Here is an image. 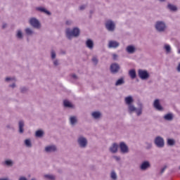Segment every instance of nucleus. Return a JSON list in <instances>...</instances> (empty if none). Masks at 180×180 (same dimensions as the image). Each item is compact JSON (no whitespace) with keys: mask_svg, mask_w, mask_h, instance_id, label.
Listing matches in <instances>:
<instances>
[{"mask_svg":"<svg viewBox=\"0 0 180 180\" xmlns=\"http://www.w3.org/2000/svg\"><path fill=\"white\" fill-rule=\"evenodd\" d=\"M86 8V5L84 4L79 6V11H85V8Z\"/></svg>","mask_w":180,"mask_h":180,"instance_id":"79ce46f5","label":"nucleus"},{"mask_svg":"<svg viewBox=\"0 0 180 180\" xmlns=\"http://www.w3.org/2000/svg\"><path fill=\"white\" fill-rule=\"evenodd\" d=\"M160 2H165V0H159Z\"/></svg>","mask_w":180,"mask_h":180,"instance_id":"4d7b16f0","label":"nucleus"},{"mask_svg":"<svg viewBox=\"0 0 180 180\" xmlns=\"http://www.w3.org/2000/svg\"><path fill=\"white\" fill-rule=\"evenodd\" d=\"M86 46L90 50H92L94 49V41L91 39H87L86 41Z\"/></svg>","mask_w":180,"mask_h":180,"instance_id":"b1692460","label":"nucleus"},{"mask_svg":"<svg viewBox=\"0 0 180 180\" xmlns=\"http://www.w3.org/2000/svg\"><path fill=\"white\" fill-rule=\"evenodd\" d=\"M126 51L128 54H134L136 53V46L134 45H129L127 46Z\"/></svg>","mask_w":180,"mask_h":180,"instance_id":"a211bd4d","label":"nucleus"},{"mask_svg":"<svg viewBox=\"0 0 180 180\" xmlns=\"http://www.w3.org/2000/svg\"><path fill=\"white\" fill-rule=\"evenodd\" d=\"M118 148H119V144H117V143H113L112 146L110 147L109 151L112 154H116V153H117Z\"/></svg>","mask_w":180,"mask_h":180,"instance_id":"4468645a","label":"nucleus"},{"mask_svg":"<svg viewBox=\"0 0 180 180\" xmlns=\"http://www.w3.org/2000/svg\"><path fill=\"white\" fill-rule=\"evenodd\" d=\"M89 18H92V15H90Z\"/></svg>","mask_w":180,"mask_h":180,"instance_id":"bf43d9fd","label":"nucleus"},{"mask_svg":"<svg viewBox=\"0 0 180 180\" xmlns=\"http://www.w3.org/2000/svg\"><path fill=\"white\" fill-rule=\"evenodd\" d=\"M72 77L74 79H78V76H77V75H75V74L72 75Z\"/></svg>","mask_w":180,"mask_h":180,"instance_id":"49530a36","label":"nucleus"},{"mask_svg":"<svg viewBox=\"0 0 180 180\" xmlns=\"http://www.w3.org/2000/svg\"><path fill=\"white\" fill-rule=\"evenodd\" d=\"M129 75L131 79H135L137 77V73H136V70L131 69L129 71Z\"/></svg>","mask_w":180,"mask_h":180,"instance_id":"a878e982","label":"nucleus"},{"mask_svg":"<svg viewBox=\"0 0 180 180\" xmlns=\"http://www.w3.org/2000/svg\"><path fill=\"white\" fill-rule=\"evenodd\" d=\"M110 70L112 74H117L120 70V65L117 63H112L110 67Z\"/></svg>","mask_w":180,"mask_h":180,"instance_id":"1a4fd4ad","label":"nucleus"},{"mask_svg":"<svg viewBox=\"0 0 180 180\" xmlns=\"http://www.w3.org/2000/svg\"><path fill=\"white\" fill-rule=\"evenodd\" d=\"M155 144L157 147H158V148H162L164 146H165L164 139L161 136H157L155 139Z\"/></svg>","mask_w":180,"mask_h":180,"instance_id":"6e6552de","label":"nucleus"},{"mask_svg":"<svg viewBox=\"0 0 180 180\" xmlns=\"http://www.w3.org/2000/svg\"><path fill=\"white\" fill-rule=\"evenodd\" d=\"M167 146H175V140L172 139H167Z\"/></svg>","mask_w":180,"mask_h":180,"instance_id":"7c9ffc66","label":"nucleus"},{"mask_svg":"<svg viewBox=\"0 0 180 180\" xmlns=\"http://www.w3.org/2000/svg\"><path fill=\"white\" fill-rule=\"evenodd\" d=\"M25 127V122L23 120H20L18 122V133L20 134H23L25 129H23Z\"/></svg>","mask_w":180,"mask_h":180,"instance_id":"f3484780","label":"nucleus"},{"mask_svg":"<svg viewBox=\"0 0 180 180\" xmlns=\"http://www.w3.org/2000/svg\"><path fill=\"white\" fill-rule=\"evenodd\" d=\"M20 91L21 94H26V92L29 91V89H27L26 86H22L20 88Z\"/></svg>","mask_w":180,"mask_h":180,"instance_id":"f704fd0d","label":"nucleus"},{"mask_svg":"<svg viewBox=\"0 0 180 180\" xmlns=\"http://www.w3.org/2000/svg\"><path fill=\"white\" fill-rule=\"evenodd\" d=\"M9 87L10 88H16V84L15 83H13L12 84H10L9 85Z\"/></svg>","mask_w":180,"mask_h":180,"instance_id":"a18cd8bd","label":"nucleus"},{"mask_svg":"<svg viewBox=\"0 0 180 180\" xmlns=\"http://www.w3.org/2000/svg\"><path fill=\"white\" fill-rule=\"evenodd\" d=\"M91 116L96 120L101 119L102 117V113L99 111H94L91 113Z\"/></svg>","mask_w":180,"mask_h":180,"instance_id":"5701e85b","label":"nucleus"},{"mask_svg":"<svg viewBox=\"0 0 180 180\" xmlns=\"http://www.w3.org/2000/svg\"><path fill=\"white\" fill-rule=\"evenodd\" d=\"M148 168H151V164L148 162V160H145L142 162L140 165V169L141 171H147Z\"/></svg>","mask_w":180,"mask_h":180,"instance_id":"9b49d317","label":"nucleus"},{"mask_svg":"<svg viewBox=\"0 0 180 180\" xmlns=\"http://www.w3.org/2000/svg\"><path fill=\"white\" fill-rule=\"evenodd\" d=\"M6 127V129H13L12 125H11V124H7Z\"/></svg>","mask_w":180,"mask_h":180,"instance_id":"de8ad7c7","label":"nucleus"},{"mask_svg":"<svg viewBox=\"0 0 180 180\" xmlns=\"http://www.w3.org/2000/svg\"><path fill=\"white\" fill-rule=\"evenodd\" d=\"M163 119L168 122H172V120H174V114L169 112L164 115Z\"/></svg>","mask_w":180,"mask_h":180,"instance_id":"412c9836","label":"nucleus"},{"mask_svg":"<svg viewBox=\"0 0 180 180\" xmlns=\"http://www.w3.org/2000/svg\"><path fill=\"white\" fill-rule=\"evenodd\" d=\"M167 9L171 11V12H176L178 11V7L174 4H167Z\"/></svg>","mask_w":180,"mask_h":180,"instance_id":"393cba45","label":"nucleus"},{"mask_svg":"<svg viewBox=\"0 0 180 180\" xmlns=\"http://www.w3.org/2000/svg\"><path fill=\"white\" fill-rule=\"evenodd\" d=\"M138 106L139 108H136V110H134V112H136L137 116H141V115L143 113V103L139 102Z\"/></svg>","mask_w":180,"mask_h":180,"instance_id":"6ab92c4d","label":"nucleus"},{"mask_svg":"<svg viewBox=\"0 0 180 180\" xmlns=\"http://www.w3.org/2000/svg\"><path fill=\"white\" fill-rule=\"evenodd\" d=\"M105 26L108 32H113L116 29V25L112 20H107L105 23Z\"/></svg>","mask_w":180,"mask_h":180,"instance_id":"423d86ee","label":"nucleus"},{"mask_svg":"<svg viewBox=\"0 0 180 180\" xmlns=\"http://www.w3.org/2000/svg\"><path fill=\"white\" fill-rule=\"evenodd\" d=\"M18 180H27V179L25 176H20Z\"/></svg>","mask_w":180,"mask_h":180,"instance_id":"3c124183","label":"nucleus"},{"mask_svg":"<svg viewBox=\"0 0 180 180\" xmlns=\"http://www.w3.org/2000/svg\"><path fill=\"white\" fill-rule=\"evenodd\" d=\"M91 60L93 61V63H94L95 65H98V58H96V57H94Z\"/></svg>","mask_w":180,"mask_h":180,"instance_id":"ea45409f","label":"nucleus"},{"mask_svg":"<svg viewBox=\"0 0 180 180\" xmlns=\"http://www.w3.org/2000/svg\"><path fill=\"white\" fill-rule=\"evenodd\" d=\"M179 169H180V166H179Z\"/></svg>","mask_w":180,"mask_h":180,"instance_id":"680f3d73","label":"nucleus"},{"mask_svg":"<svg viewBox=\"0 0 180 180\" xmlns=\"http://www.w3.org/2000/svg\"><path fill=\"white\" fill-rule=\"evenodd\" d=\"M6 26H7L6 23H3L2 29H5Z\"/></svg>","mask_w":180,"mask_h":180,"instance_id":"603ef678","label":"nucleus"},{"mask_svg":"<svg viewBox=\"0 0 180 180\" xmlns=\"http://www.w3.org/2000/svg\"><path fill=\"white\" fill-rule=\"evenodd\" d=\"M179 54H180V49L178 51Z\"/></svg>","mask_w":180,"mask_h":180,"instance_id":"13d9d810","label":"nucleus"},{"mask_svg":"<svg viewBox=\"0 0 180 180\" xmlns=\"http://www.w3.org/2000/svg\"><path fill=\"white\" fill-rule=\"evenodd\" d=\"M117 54H116V53H113L112 54V59L113 60H117Z\"/></svg>","mask_w":180,"mask_h":180,"instance_id":"c03bdc74","label":"nucleus"},{"mask_svg":"<svg viewBox=\"0 0 180 180\" xmlns=\"http://www.w3.org/2000/svg\"><path fill=\"white\" fill-rule=\"evenodd\" d=\"M63 106L64 108H68L69 109H74V105L68 100L63 101Z\"/></svg>","mask_w":180,"mask_h":180,"instance_id":"aec40b11","label":"nucleus"},{"mask_svg":"<svg viewBox=\"0 0 180 180\" xmlns=\"http://www.w3.org/2000/svg\"><path fill=\"white\" fill-rule=\"evenodd\" d=\"M69 120L71 126H75V124L78 123V119L77 118V116H70Z\"/></svg>","mask_w":180,"mask_h":180,"instance_id":"4be33fe9","label":"nucleus"},{"mask_svg":"<svg viewBox=\"0 0 180 180\" xmlns=\"http://www.w3.org/2000/svg\"><path fill=\"white\" fill-rule=\"evenodd\" d=\"M165 50L166 51V53L167 54H169V53H171V46H169L168 44H165Z\"/></svg>","mask_w":180,"mask_h":180,"instance_id":"72a5a7b5","label":"nucleus"},{"mask_svg":"<svg viewBox=\"0 0 180 180\" xmlns=\"http://www.w3.org/2000/svg\"><path fill=\"white\" fill-rule=\"evenodd\" d=\"M145 144L146 146V150H150V148H153V143H151L146 142Z\"/></svg>","mask_w":180,"mask_h":180,"instance_id":"58836bf2","label":"nucleus"},{"mask_svg":"<svg viewBox=\"0 0 180 180\" xmlns=\"http://www.w3.org/2000/svg\"><path fill=\"white\" fill-rule=\"evenodd\" d=\"M177 71H178V72H180V63H179V65L177 66Z\"/></svg>","mask_w":180,"mask_h":180,"instance_id":"864d4df0","label":"nucleus"},{"mask_svg":"<svg viewBox=\"0 0 180 180\" xmlns=\"http://www.w3.org/2000/svg\"><path fill=\"white\" fill-rule=\"evenodd\" d=\"M3 165L7 167H13V161L12 160H7L4 162Z\"/></svg>","mask_w":180,"mask_h":180,"instance_id":"cd10ccee","label":"nucleus"},{"mask_svg":"<svg viewBox=\"0 0 180 180\" xmlns=\"http://www.w3.org/2000/svg\"><path fill=\"white\" fill-rule=\"evenodd\" d=\"M155 29L159 33H164L167 30V24L164 21H156L155 24Z\"/></svg>","mask_w":180,"mask_h":180,"instance_id":"7ed1b4c3","label":"nucleus"},{"mask_svg":"<svg viewBox=\"0 0 180 180\" xmlns=\"http://www.w3.org/2000/svg\"><path fill=\"white\" fill-rule=\"evenodd\" d=\"M12 79H13L11 78V77H6V79H5V81H6V82H8V81H12Z\"/></svg>","mask_w":180,"mask_h":180,"instance_id":"09e8293b","label":"nucleus"},{"mask_svg":"<svg viewBox=\"0 0 180 180\" xmlns=\"http://www.w3.org/2000/svg\"><path fill=\"white\" fill-rule=\"evenodd\" d=\"M120 46V43L117 41H110L108 43L109 49H117Z\"/></svg>","mask_w":180,"mask_h":180,"instance_id":"2eb2a0df","label":"nucleus"},{"mask_svg":"<svg viewBox=\"0 0 180 180\" xmlns=\"http://www.w3.org/2000/svg\"><path fill=\"white\" fill-rule=\"evenodd\" d=\"M115 160H116V161H120V157L118 156H114Z\"/></svg>","mask_w":180,"mask_h":180,"instance_id":"8fccbe9b","label":"nucleus"},{"mask_svg":"<svg viewBox=\"0 0 180 180\" xmlns=\"http://www.w3.org/2000/svg\"><path fill=\"white\" fill-rule=\"evenodd\" d=\"M119 147H120V151H121V153H122V154H127V153H129V146H127L126 143L120 142Z\"/></svg>","mask_w":180,"mask_h":180,"instance_id":"9d476101","label":"nucleus"},{"mask_svg":"<svg viewBox=\"0 0 180 180\" xmlns=\"http://www.w3.org/2000/svg\"><path fill=\"white\" fill-rule=\"evenodd\" d=\"M124 77H120L116 81L115 85V86H120V85H124Z\"/></svg>","mask_w":180,"mask_h":180,"instance_id":"bb28decb","label":"nucleus"},{"mask_svg":"<svg viewBox=\"0 0 180 180\" xmlns=\"http://www.w3.org/2000/svg\"><path fill=\"white\" fill-rule=\"evenodd\" d=\"M16 38L19 39L20 40H22V39H23V33L22 32V30H18L17 31Z\"/></svg>","mask_w":180,"mask_h":180,"instance_id":"c756f323","label":"nucleus"},{"mask_svg":"<svg viewBox=\"0 0 180 180\" xmlns=\"http://www.w3.org/2000/svg\"><path fill=\"white\" fill-rule=\"evenodd\" d=\"M29 23L34 29H41V23H40V21L36 18H30Z\"/></svg>","mask_w":180,"mask_h":180,"instance_id":"39448f33","label":"nucleus"},{"mask_svg":"<svg viewBox=\"0 0 180 180\" xmlns=\"http://www.w3.org/2000/svg\"><path fill=\"white\" fill-rule=\"evenodd\" d=\"M25 33L28 36H32V34H33V30H32V29H30V28H26Z\"/></svg>","mask_w":180,"mask_h":180,"instance_id":"c9c22d12","label":"nucleus"},{"mask_svg":"<svg viewBox=\"0 0 180 180\" xmlns=\"http://www.w3.org/2000/svg\"><path fill=\"white\" fill-rule=\"evenodd\" d=\"M36 137H43L44 136V131L41 129H39L35 132Z\"/></svg>","mask_w":180,"mask_h":180,"instance_id":"c85d7f7f","label":"nucleus"},{"mask_svg":"<svg viewBox=\"0 0 180 180\" xmlns=\"http://www.w3.org/2000/svg\"><path fill=\"white\" fill-rule=\"evenodd\" d=\"M66 25H71V22H70V21H66Z\"/></svg>","mask_w":180,"mask_h":180,"instance_id":"5fc2aeb1","label":"nucleus"},{"mask_svg":"<svg viewBox=\"0 0 180 180\" xmlns=\"http://www.w3.org/2000/svg\"><path fill=\"white\" fill-rule=\"evenodd\" d=\"M90 14L92 15V13H94V11L91 10L90 11Z\"/></svg>","mask_w":180,"mask_h":180,"instance_id":"6e6d98bb","label":"nucleus"},{"mask_svg":"<svg viewBox=\"0 0 180 180\" xmlns=\"http://www.w3.org/2000/svg\"><path fill=\"white\" fill-rule=\"evenodd\" d=\"M59 65H60V63H59L58 59H56L53 60V65H55V67H57Z\"/></svg>","mask_w":180,"mask_h":180,"instance_id":"a19ab883","label":"nucleus"},{"mask_svg":"<svg viewBox=\"0 0 180 180\" xmlns=\"http://www.w3.org/2000/svg\"><path fill=\"white\" fill-rule=\"evenodd\" d=\"M44 176L46 179H49V180H55L56 179V177L51 174H45Z\"/></svg>","mask_w":180,"mask_h":180,"instance_id":"473e14b6","label":"nucleus"},{"mask_svg":"<svg viewBox=\"0 0 180 180\" xmlns=\"http://www.w3.org/2000/svg\"><path fill=\"white\" fill-rule=\"evenodd\" d=\"M25 144L26 147H28L29 148H31L32 147V141L30 139H25Z\"/></svg>","mask_w":180,"mask_h":180,"instance_id":"2f4dec72","label":"nucleus"},{"mask_svg":"<svg viewBox=\"0 0 180 180\" xmlns=\"http://www.w3.org/2000/svg\"><path fill=\"white\" fill-rule=\"evenodd\" d=\"M153 107L156 108L157 110L162 112L164 110V108L161 105L160 103V99H155L153 102Z\"/></svg>","mask_w":180,"mask_h":180,"instance_id":"f8f14e48","label":"nucleus"},{"mask_svg":"<svg viewBox=\"0 0 180 180\" xmlns=\"http://www.w3.org/2000/svg\"><path fill=\"white\" fill-rule=\"evenodd\" d=\"M125 104L128 106V112L129 113L134 112L136 110V107L133 105V102H134V99L131 96H128L124 98Z\"/></svg>","mask_w":180,"mask_h":180,"instance_id":"f03ea898","label":"nucleus"},{"mask_svg":"<svg viewBox=\"0 0 180 180\" xmlns=\"http://www.w3.org/2000/svg\"><path fill=\"white\" fill-rule=\"evenodd\" d=\"M138 75L143 81H146V79L150 78V73H148V71L143 69H139L138 70Z\"/></svg>","mask_w":180,"mask_h":180,"instance_id":"20e7f679","label":"nucleus"},{"mask_svg":"<svg viewBox=\"0 0 180 180\" xmlns=\"http://www.w3.org/2000/svg\"><path fill=\"white\" fill-rule=\"evenodd\" d=\"M81 30L78 27H74L72 30L70 28L65 30V37L68 40H72L73 37H79Z\"/></svg>","mask_w":180,"mask_h":180,"instance_id":"f257e3e1","label":"nucleus"},{"mask_svg":"<svg viewBox=\"0 0 180 180\" xmlns=\"http://www.w3.org/2000/svg\"><path fill=\"white\" fill-rule=\"evenodd\" d=\"M77 143L81 148H85L88 146V140L84 136L79 137Z\"/></svg>","mask_w":180,"mask_h":180,"instance_id":"0eeeda50","label":"nucleus"},{"mask_svg":"<svg viewBox=\"0 0 180 180\" xmlns=\"http://www.w3.org/2000/svg\"><path fill=\"white\" fill-rule=\"evenodd\" d=\"M36 11L38 12H41L42 13H46V15H48V16H51V12L49 11V10L46 9V8L39 6L36 7Z\"/></svg>","mask_w":180,"mask_h":180,"instance_id":"ddd939ff","label":"nucleus"},{"mask_svg":"<svg viewBox=\"0 0 180 180\" xmlns=\"http://www.w3.org/2000/svg\"><path fill=\"white\" fill-rule=\"evenodd\" d=\"M165 169H167V166H165L163 168L161 169L160 174H164Z\"/></svg>","mask_w":180,"mask_h":180,"instance_id":"37998d69","label":"nucleus"},{"mask_svg":"<svg viewBox=\"0 0 180 180\" xmlns=\"http://www.w3.org/2000/svg\"><path fill=\"white\" fill-rule=\"evenodd\" d=\"M56 57H57V54H56V51H54V50H52L51 51V60H56Z\"/></svg>","mask_w":180,"mask_h":180,"instance_id":"e433bc0d","label":"nucleus"},{"mask_svg":"<svg viewBox=\"0 0 180 180\" xmlns=\"http://www.w3.org/2000/svg\"><path fill=\"white\" fill-rule=\"evenodd\" d=\"M110 176L113 180H117V175L116 174V172L115 171H112L111 172Z\"/></svg>","mask_w":180,"mask_h":180,"instance_id":"4c0bfd02","label":"nucleus"},{"mask_svg":"<svg viewBox=\"0 0 180 180\" xmlns=\"http://www.w3.org/2000/svg\"><path fill=\"white\" fill-rule=\"evenodd\" d=\"M46 153H56L57 151V146L55 145L48 146L45 148Z\"/></svg>","mask_w":180,"mask_h":180,"instance_id":"dca6fc26","label":"nucleus"},{"mask_svg":"<svg viewBox=\"0 0 180 180\" xmlns=\"http://www.w3.org/2000/svg\"><path fill=\"white\" fill-rule=\"evenodd\" d=\"M63 54H65V52H63Z\"/></svg>","mask_w":180,"mask_h":180,"instance_id":"052dcab7","label":"nucleus"}]
</instances>
